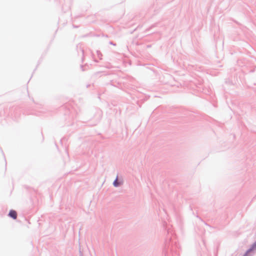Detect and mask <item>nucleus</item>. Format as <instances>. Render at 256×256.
I'll return each instance as SVG.
<instances>
[{"label":"nucleus","mask_w":256,"mask_h":256,"mask_svg":"<svg viewBox=\"0 0 256 256\" xmlns=\"http://www.w3.org/2000/svg\"><path fill=\"white\" fill-rule=\"evenodd\" d=\"M177 248H178V246L175 242L174 244L172 245L171 248V252H172V256H179V252L176 250Z\"/></svg>","instance_id":"1"},{"label":"nucleus","mask_w":256,"mask_h":256,"mask_svg":"<svg viewBox=\"0 0 256 256\" xmlns=\"http://www.w3.org/2000/svg\"><path fill=\"white\" fill-rule=\"evenodd\" d=\"M8 216L13 218L14 220H16L17 218V212L16 210H11L8 214Z\"/></svg>","instance_id":"2"},{"label":"nucleus","mask_w":256,"mask_h":256,"mask_svg":"<svg viewBox=\"0 0 256 256\" xmlns=\"http://www.w3.org/2000/svg\"><path fill=\"white\" fill-rule=\"evenodd\" d=\"M254 254V252H252L251 250L248 249L242 256H252Z\"/></svg>","instance_id":"3"},{"label":"nucleus","mask_w":256,"mask_h":256,"mask_svg":"<svg viewBox=\"0 0 256 256\" xmlns=\"http://www.w3.org/2000/svg\"><path fill=\"white\" fill-rule=\"evenodd\" d=\"M118 176H116V180L113 182V185L114 187H118L120 186V184L118 181Z\"/></svg>","instance_id":"4"},{"label":"nucleus","mask_w":256,"mask_h":256,"mask_svg":"<svg viewBox=\"0 0 256 256\" xmlns=\"http://www.w3.org/2000/svg\"><path fill=\"white\" fill-rule=\"evenodd\" d=\"M249 249L251 250L252 252H254V250H256V241L254 244H252Z\"/></svg>","instance_id":"5"},{"label":"nucleus","mask_w":256,"mask_h":256,"mask_svg":"<svg viewBox=\"0 0 256 256\" xmlns=\"http://www.w3.org/2000/svg\"><path fill=\"white\" fill-rule=\"evenodd\" d=\"M97 54L100 60L102 59V54L100 51H97Z\"/></svg>","instance_id":"6"},{"label":"nucleus","mask_w":256,"mask_h":256,"mask_svg":"<svg viewBox=\"0 0 256 256\" xmlns=\"http://www.w3.org/2000/svg\"><path fill=\"white\" fill-rule=\"evenodd\" d=\"M169 244H168V242H166V246H168V247H169Z\"/></svg>","instance_id":"7"},{"label":"nucleus","mask_w":256,"mask_h":256,"mask_svg":"<svg viewBox=\"0 0 256 256\" xmlns=\"http://www.w3.org/2000/svg\"><path fill=\"white\" fill-rule=\"evenodd\" d=\"M80 256H83V254L80 250Z\"/></svg>","instance_id":"8"},{"label":"nucleus","mask_w":256,"mask_h":256,"mask_svg":"<svg viewBox=\"0 0 256 256\" xmlns=\"http://www.w3.org/2000/svg\"><path fill=\"white\" fill-rule=\"evenodd\" d=\"M110 44H111L114 45V46H115V45H116V44H114L112 42H110Z\"/></svg>","instance_id":"9"}]
</instances>
